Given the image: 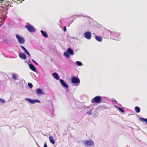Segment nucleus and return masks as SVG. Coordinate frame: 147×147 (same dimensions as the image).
I'll return each instance as SVG.
<instances>
[{"label": "nucleus", "instance_id": "24", "mask_svg": "<svg viewBox=\"0 0 147 147\" xmlns=\"http://www.w3.org/2000/svg\"><path fill=\"white\" fill-rule=\"evenodd\" d=\"M5 100L4 99L0 98V103H5Z\"/></svg>", "mask_w": 147, "mask_h": 147}, {"label": "nucleus", "instance_id": "11", "mask_svg": "<svg viewBox=\"0 0 147 147\" xmlns=\"http://www.w3.org/2000/svg\"><path fill=\"white\" fill-rule=\"evenodd\" d=\"M67 51L69 54L71 55H73L74 54L73 51L70 48H68L67 49Z\"/></svg>", "mask_w": 147, "mask_h": 147}, {"label": "nucleus", "instance_id": "32", "mask_svg": "<svg viewBox=\"0 0 147 147\" xmlns=\"http://www.w3.org/2000/svg\"><path fill=\"white\" fill-rule=\"evenodd\" d=\"M64 31L65 32H66V26H65L64 28Z\"/></svg>", "mask_w": 147, "mask_h": 147}, {"label": "nucleus", "instance_id": "21", "mask_svg": "<svg viewBox=\"0 0 147 147\" xmlns=\"http://www.w3.org/2000/svg\"><path fill=\"white\" fill-rule=\"evenodd\" d=\"M141 121H145L147 123V119L144 118H141L140 119Z\"/></svg>", "mask_w": 147, "mask_h": 147}, {"label": "nucleus", "instance_id": "28", "mask_svg": "<svg viewBox=\"0 0 147 147\" xmlns=\"http://www.w3.org/2000/svg\"><path fill=\"white\" fill-rule=\"evenodd\" d=\"M3 0H0V5H3V4L2 3H3Z\"/></svg>", "mask_w": 147, "mask_h": 147}, {"label": "nucleus", "instance_id": "14", "mask_svg": "<svg viewBox=\"0 0 147 147\" xmlns=\"http://www.w3.org/2000/svg\"><path fill=\"white\" fill-rule=\"evenodd\" d=\"M52 75L54 76V78L57 80H58L59 78V77L56 73H53Z\"/></svg>", "mask_w": 147, "mask_h": 147}, {"label": "nucleus", "instance_id": "3", "mask_svg": "<svg viewBox=\"0 0 147 147\" xmlns=\"http://www.w3.org/2000/svg\"><path fill=\"white\" fill-rule=\"evenodd\" d=\"M16 37L18 39V42L20 44H22L24 42V39L22 36H19L18 34H16Z\"/></svg>", "mask_w": 147, "mask_h": 147}, {"label": "nucleus", "instance_id": "19", "mask_svg": "<svg viewBox=\"0 0 147 147\" xmlns=\"http://www.w3.org/2000/svg\"><path fill=\"white\" fill-rule=\"evenodd\" d=\"M134 109L135 111L137 113H138L140 111V109L139 107H136L134 108Z\"/></svg>", "mask_w": 147, "mask_h": 147}, {"label": "nucleus", "instance_id": "18", "mask_svg": "<svg viewBox=\"0 0 147 147\" xmlns=\"http://www.w3.org/2000/svg\"><path fill=\"white\" fill-rule=\"evenodd\" d=\"M64 55L65 56V57L66 58H69L70 57L69 54L67 51H65L64 53Z\"/></svg>", "mask_w": 147, "mask_h": 147}, {"label": "nucleus", "instance_id": "22", "mask_svg": "<svg viewBox=\"0 0 147 147\" xmlns=\"http://www.w3.org/2000/svg\"><path fill=\"white\" fill-rule=\"evenodd\" d=\"M76 64L78 66H80L82 65V63L80 61H77L76 62Z\"/></svg>", "mask_w": 147, "mask_h": 147}, {"label": "nucleus", "instance_id": "9", "mask_svg": "<svg viewBox=\"0 0 147 147\" xmlns=\"http://www.w3.org/2000/svg\"><path fill=\"white\" fill-rule=\"evenodd\" d=\"M19 56L22 59H26V56L24 53H20L19 54Z\"/></svg>", "mask_w": 147, "mask_h": 147}, {"label": "nucleus", "instance_id": "15", "mask_svg": "<svg viewBox=\"0 0 147 147\" xmlns=\"http://www.w3.org/2000/svg\"><path fill=\"white\" fill-rule=\"evenodd\" d=\"M40 32L44 37L46 38H47L48 37V35L45 31L41 30Z\"/></svg>", "mask_w": 147, "mask_h": 147}, {"label": "nucleus", "instance_id": "26", "mask_svg": "<svg viewBox=\"0 0 147 147\" xmlns=\"http://www.w3.org/2000/svg\"><path fill=\"white\" fill-rule=\"evenodd\" d=\"M13 1H15V2H16L17 1H18L19 2H18V3H21L22 1H21V0H12Z\"/></svg>", "mask_w": 147, "mask_h": 147}, {"label": "nucleus", "instance_id": "1", "mask_svg": "<svg viewBox=\"0 0 147 147\" xmlns=\"http://www.w3.org/2000/svg\"><path fill=\"white\" fill-rule=\"evenodd\" d=\"M101 97L100 96H97L93 98L91 100V102L93 103H100L101 101Z\"/></svg>", "mask_w": 147, "mask_h": 147}, {"label": "nucleus", "instance_id": "31", "mask_svg": "<svg viewBox=\"0 0 147 147\" xmlns=\"http://www.w3.org/2000/svg\"><path fill=\"white\" fill-rule=\"evenodd\" d=\"M43 147H47V143L46 142L45 143Z\"/></svg>", "mask_w": 147, "mask_h": 147}, {"label": "nucleus", "instance_id": "7", "mask_svg": "<svg viewBox=\"0 0 147 147\" xmlns=\"http://www.w3.org/2000/svg\"><path fill=\"white\" fill-rule=\"evenodd\" d=\"M59 81L61 82V85L64 87L66 88H68V84L65 82L64 80L61 79H60L59 80Z\"/></svg>", "mask_w": 147, "mask_h": 147}, {"label": "nucleus", "instance_id": "25", "mask_svg": "<svg viewBox=\"0 0 147 147\" xmlns=\"http://www.w3.org/2000/svg\"><path fill=\"white\" fill-rule=\"evenodd\" d=\"M28 86L30 88H32L33 87L32 84L30 83H28Z\"/></svg>", "mask_w": 147, "mask_h": 147}, {"label": "nucleus", "instance_id": "6", "mask_svg": "<svg viewBox=\"0 0 147 147\" xmlns=\"http://www.w3.org/2000/svg\"><path fill=\"white\" fill-rule=\"evenodd\" d=\"M84 37L87 39H90L91 37V33L89 32H86L84 34Z\"/></svg>", "mask_w": 147, "mask_h": 147}, {"label": "nucleus", "instance_id": "33", "mask_svg": "<svg viewBox=\"0 0 147 147\" xmlns=\"http://www.w3.org/2000/svg\"><path fill=\"white\" fill-rule=\"evenodd\" d=\"M24 0H21V1H24Z\"/></svg>", "mask_w": 147, "mask_h": 147}, {"label": "nucleus", "instance_id": "8", "mask_svg": "<svg viewBox=\"0 0 147 147\" xmlns=\"http://www.w3.org/2000/svg\"><path fill=\"white\" fill-rule=\"evenodd\" d=\"M26 100L28 101L31 104H34L36 102H38V100H32L29 98H26Z\"/></svg>", "mask_w": 147, "mask_h": 147}, {"label": "nucleus", "instance_id": "5", "mask_svg": "<svg viewBox=\"0 0 147 147\" xmlns=\"http://www.w3.org/2000/svg\"><path fill=\"white\" fill-rule=\"evenodd\" d=\"M84 143L86 146H92L94 144L93 142L91 140L84 141Z\"/></svg>", "mask_w": 147, "mask_h": 147}, {"label": "nucleus", "instance_id": "17", "mask_svg": "<svg viewBox=\"0 0 147 147\" xmlns=\"http://www.w3.org/2000/svg\"><path fill=\"white\" fill-rule=\"evenodd\" d=\"M95 38L97 41L100 42H101L102 40V38L98 36H96L95 37Z\"/></svg>", "mask_w": 147, "mask_h": 147}, {"label": "nucleus", "instance_id": "10", "mask_svg": "<svg viewBox=\"0 0 147 147\" xmlns=\"http://www.w3.org/2000/svg\"><path fill=\"white\" fill-rule=\"evenodd\" d=\"M20 47L26 54L28 55L29 56H30V54L26 49H25L23 46H21Z\"/></svg>", "mask_w": 147, "mask_h": 147}, {"label": "nucleus", "instance_id": "29", "mask_svg": "<svg viewBox=\"0 0 147 147\" xmlns=\"http://www.w3.org/2000/svg\"><path fill=\"white\" fill-rule=\"evenodd\" d=\"M91 110H90V111H88V112H87V114H88V115H90L91 114Z\"/></svg>", "mask_w": 147, "mask_h": 147}, {"label": "nucleus", "instance_id": "30", "mask_svg": "<svg viewBox=\"0 0 147 147\" xmlns=\"http://www.w3.org/2000/svg\"><path fill=\"white\" fill-rule=\"evenodd\" d=\"M32 61L36 65H38V63L36 62L34 60L32 59Z\"/></svg>", "mask_w": 147, "mask_h": 147}, {"label": "nucleus", "instance_id": "13", "mask_svg": "<svg viewBox=\"0 0 147 147\" xmlns=\"http://www.w3.org/2000/svg\"><path fill=\"white\" fill-rule=\"evenodd\" d=\"M29 67L32 70L34 71H35L36 69L34 65L32 64H30L29 65Z\"/></svg>", "mask_w": 147, "mask_h": 147}, {"label": "nucleus", "instance_id": "20", "mask_svg": "<svg viewBox=\"0 0 147 147\" xmlns=\"http://www.w3.org/2000/svg\"><path fill=\"white\" fill-rule=\"evenodd\" d=\"M116 107L119 110V111H120L123 113L125 112L124 110L122 108H120V107H118L117 106H116Z\"/></svg>", "mask_w": 147, "mask_h": 147}, {"label": "nucleus", "instance_id": "12", "mask_svg": "<svg viewBox=\"0 0 147 147\" xmlns=\"http://www.w3.org/2000/svg\"><path fill=\"white\" fill-rule=\"evenodd\" d=\"M36 92L38 95L44 94V93L43 92L42 90L40 89H38L37 90Z\"/></svg>", "mask_w": 147, "mask_h": 147}, {"label": "nucleus", "instance_id": "27", "mask_svg": "<svg viewBox=\"0 0 147 147\" xmlns=\"http://www.w3.org/2000/svg\"><path fill=\"white\" fill-rule=\"evenodd\" d=\"M114 35L115 36L116 35L118 37L119 36V34L118 33L115 32L114 33Z\"/></svg>", "mask_w": 147, "mask_h": 147}, {"label": "nucleus", "instance_id": "4", "mask_svg": "<svg viewBox=\"0 0 147 147\" xmlns=\"http://www.w3.org/2000/svg\"><path fill=\"white\" fill-rule=\"evenodd\" d=\"M25 27L30 32H35L34 28L30 25H26Z\"/></svg>", "mask_w": 147, "mask_h": 147}, {"label": "nucleus", "instance_id": "16", "mask_svg": "<svg viewBox=\"0 0 147 147\" xmlns=\"http://www.w3.org/2000/svg\"><path fill=\"white\" fill-rule=\"evenodd\" d=\"M49 138L50 142L53 144H55V141L53 140V136H50Z\"/></svg>", "mask_w": 147, "mask_h": 147}, {"label": "nucleus", "instance_id": "23", "mask_svg": "<svg viewBox=\"0 0 147 147\" xmlns=\"http://www.w3.org/2000/svg\"><path fill=\"white\" fill-rule=\"evenodd\" d=\"M12 78L13 79H15L16 80L17 78V76H16V75H15L14 74H12Z\"/></svg>", "mask_w": 147, "mask_h": 147}, {"label": "nucleus", "instance_id": "2", "mask_svg": "<svg viewBox=\"0 0 147 147\" xmlns=\"http://www.w3.org/2000/svg\"><path fill=\"white\" fill-rule=\"evenodd\" d=\"M71 82L73 84H76V85H78L79 84L80 80L79 78L75 77H72L71 78Z\"/></svg>", "mask_w": 147, "mask_h": 147}]
</instances>
